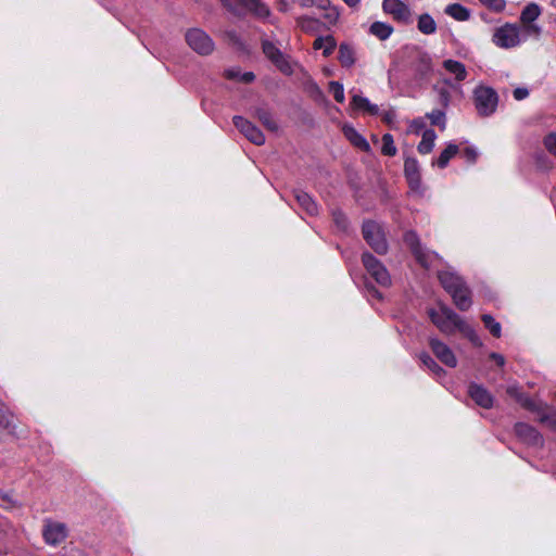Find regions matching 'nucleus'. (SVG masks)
<instances>
[{
  "label": "nucleus",
  "mask_w": 556,
  "mask_h": 556,
  "mask_svg": "<svg viewBox=\"0 0 556 556\" xmlns=\"http://www.w3.org/2000/svg\"><path fill=\"white\" fill-rule=\"evenodd\" d=\"M429 317L431 321L445 334H452L456 330L467 337L473 344L480 345V339L470 325L465 323L456 313L445 305H440L439 309H430Z\"/></svg>",
  "instance_id": "nucleus-1"
},
{
  "label": "nucleus",
  "mask_w": 556,
  "mask_h": 556,
  "mask_svg": "<svg viewBox=\"0 0 556 556\" xmlns=\"http://www.w3.org/2000/svg\"><path fill=\"white\" fill-rule=\"evenodd\" d=\"M492 41L503 49H510L522 42L521 28L517 24L506 23L495 29Z\"/></svg>",
  "instance_id": "nucleus-2"
},
{
  "label": "nucleus",
  "mask_w": 556,
  "mask_h": 556,
  "mask_svg": "<svg viewBox=\"0 0 556 556\" xmlns=\"http://www.w3.org/2000/svg\"><path fill=\"white\" fill-rule=\"evenodd\" d=\"M405 243L409 247L413 254L415 255L417 262L425 268H430L435 266L441 262L440 256L432 252L428 251L421 247L419 242V238L413 231L406 232L404 236Z\"/></svg>",
  "instance_id": "nucleus-3"
},
{
  "label": "nucleus",
  "mask_w": 556,
  "mask_h": 556,
  "mask_svg": "<svg viewBox=\"0 0 556 556\" xmlns=\"http://www.w3.org/2000/svg\"><path fill=\"white\" fill-rule=\"evenodd\" d=\"M188 47L200 55H208L214 51L212 38L201 28H190L185 35Z\"/></svg>",
  "instance_id": "nucleus-4"
},
{
  "label": "nucleus",
  "mask_w": 556,
  "mask_h": 556,
  "mask_svg": "<svg viewBox=\"0 0 556 556\" xmlns=\"http://www.w3.org/2000/svg\"><path fill=\"white\" fill-rule=\"evenodd\" d=\"M475 106L478 114L489 116L496 110L498 98L497 93L489 87H478L473 91Z\"/></svg>",
  "instance_id": "nucleus-5"
},
{
  "label": "nucleus",
  "mask_w": 556,
  "mask_h": 556,
  "mask_svg": "<svg viewBox=\"0 0 556 556\" xmlns=\"http://www.w3.org/2000/svg\"><path fill=\"white\" fill-rule=\"evenodd\" d=\"M363 236L367 243L379 254L388 251V244L381 226L375 222H365L363 224Z\"/></svg>",
  "instance_id": "nucleus-6"
},
{
  "label": "nucleus",
  "mask_w": 556,
  "mask_h": 556,
  "mask_svg": "<svg viewBox=\"0 0 556 556\" xmlns=\"http://www.w3.org/2000/svg\"><path fill=\"white\" fill-rule=\"evenodd\" d=\"M263 52L281 73L285 75L293 74V63L274 43L267 40L263 41Z\"/></svg>",
  "instance_id": "nucleus-7"
},
{
  "label": "nucleus",
  "mask_w": 556,
  "mask_h": 556,
  "mask_svg": "<svg viewBox=\"0 0 556 556\" xmlns=\"http://www.w3.org/2000/svg\"><path fill=\"white\" fill-rule=\"evenodd\" d=\"M230 11L236 12L238 5L244 8L258 18H266L270 15L269 8L262 0H220Z\"/></svg>",
  "instance_id": "nucleus-8"
},
{
  "label": "nucleus",
  "mask_w": 556,
  "mask_h": 556,
  "mask_svg": "<svg viewBox=\"0 0 556 556\" xmlns=\"http://www.w3.org/2000/svg\"><path fill=\"white\" fill-rule=\"evenodd\" d=\"M363 264L367 273L382 287L391 285V277L387 268L371 254H363Z\"/></svg>",
  "instance_id": "nucleus-9"
},
{
  "label": "nucleus",
  "mask_w": 556,
  "mask_h": 556,
  "mask_svg": "<svg viewBox=\"0 0 556 556\" xmlns=\"http://www.w3.org/2000/svg\"><path fill=\"white\" fill-rule=\"evenodd\" d=\"M233 124L239 129V131L252 143L256 146H262L265 143V136L263 132L248 119L241 116H235Z\"/></svg>",
  "instance_id": "nucleus-10"
},
{
  "label": "nucleus",
  "mask_w": 556,
  "mask_h": 556,
  "mask_svg": "<svg viewBox=\"0 0 556 556\" xmlns=\"http://www.w3.org/2000/svg\"><path fill=\"white\" fill-rule=\"evenodd\" d=\"M382 9L397 22L408 23L412 16L410 9L402 0H383Z\"/></svg>",
  "instance_id": "nucleus-11"
},
{
  "label": "nucleus",
  "mask_w": 556,
  "mask_h": 556,
  "mask_svg": "<svg viewBox=\"0 0 556 556\" xmlns=\"http://www.w3.org/2000/svg\"><path fill=\"white\" fill-rule=\"evenodd\" d=\"M42 535L47 544L55 546L66 539L67 529L64 523L47 521L43 527Z\"/></svg>",
  "instance_id": "nucleus-12"
},
{
  "label": "nucleus",
  "mask_w": 556,
  "mask_h": 556,
  "mask_svg": "<svg viewBox=\"0 0 556 556\" xmlns=\"http://www.w3.org/2000/svg\"><path fill=\"white\" fill-rule=\"evenodd\" d=\"M429 345L437 356V358L442 362L445 366L456 367L457 359L454 355L453 351L442 341L437 338H430Z\"/></svg>",
  "instance_id": "nucleus-13"
},
{
  "label": "nucleus",
  "mask_w": 556,
  "mask_h": 556,
  "mask_svg": "<svg viewBox=\"0 0 556 556\" xmlns=\"http://www.w3.org/2000/svg\"><path fill=\"white\" fill-rule=\"evenodd\" d=\"M515 432L517 437L529 445H542V435L531 426L519 422L515 426Z\"/></svg>",
  "instance_id": "nucleus-14"
},
{
  "label": "nucleus",
  "mask_w": 556,
  "mask_h": 556,
  "mask_svg": "<svg viewBox=\"0 0 556 556\" xmlns=\"http://www.w3.org/2000/svg\"><path fill=\"white\" fill-rule=\"evenodd\" d=\"M405 177L412 189L418 190L421 184L419 164L416 159L407 157L404 163Z\"/></svg>",
  "instance_id": "nucleus-15"
},
{
  "label": "nucleus",
  "mask_w": 556,
  "mask_h": 556,
  "mask_svg": "<svg viewBox=\"0 0 556 556\" xmlns=\"http://www.w3.org/2000/svg\"><path fill=\"white\" fill-rule=\"evenodd\" d=\"M468 393L470 397L481 407L490 408L493 405L492 395L481 386L470 384Z\"/></svg>",
  "instance_id": "nucleus-16"
},
{
  "label": "nucleus",
  "mask_w": 556,
  "mask_h": 556,
  "mask_svg": "<svg viewBox=\"0 0 556 556\" xmlns=\"http://www.w3.org/2000/svg\"><path fill=\"white\" fill-rule=\"evenodd\" d=\"M343 134L346 137V139L356 148H358L362 151H369L370 146L367 142V140L352 126L344 125L343 126Z\"/></svg>",
  "instance_id": "nucleus-17"
},
{
  "label": "nucleus",
  "mask_w": 556,
  "mask_h": 556,
  "mask_svg": "<svg viewBox=\"0 0 556 556\" xmlns=\"http://www.w3.org/2000/svg\"><path fill=\"white\" fill-rule=\"evenodd\" d=\"M536 412V419L545 427L556 431V409L551 407H539L533 409Z\"/></svg>",
  "instance_id": "nucleus-18"
},
{
  "label": "nucleus",
  "mask_w": 556,
  "mask_h": 556,
  "mask_svg": "<svg viewBox=\"0 0 556 556\" xmlns=\"http://www.w3.org/2000/svg\"><path fill=\"white\" fill-rule=\"evenodd\" d=\"M454 304L462 311H467L471 306L470 292L466 285H462L458 289L451 293Z\"/></svg>",
  "instance_id": "nucleus-19"
},
{
  "label": "nucleus",
  "mask_w": 556,
  "mask_h": 556,
  "mask_svg": "<svg viewBox=\"0 0 556 556\" xmlns=\"http://www.w3.org/2000/svg\"><path fill=\"white\" fill-rule=\"evenodd\" d=\"M339 62L344 67H351L356 61V51L351 43L343 42L339 47Z\"/></svg>",
  "instance_id": "nucleus-20"
},
{
  "label": "nucleus",
  "mask_w": 556,
  "mask_h": 556,
  "mask_svg": "<svg viewBox=\"0 0 556 556\" xmlns=\"http://www.w3.org/2000/svg\"><path fill=\"white\" fill-rule=\"evenodd\" d=\"M439 279L443 286V288L451 294L456 289L464 285L462 278L454 273L451 271H442L439 274Z\"/></svg>",
  "instance_id": "nucleus-21"
},
{
  "label": "nucleus",
  "mask_w": 556,
  "mask_h": 556,
  "mask_svg": "<svg viewBox=\"0 0 556 556\" xmlns=\"http://www.w3.org/2000/svg\"><path fill=\"white\" fill-rule=\"evenodd\" d=\"M351 106L354 110H361L370 115H377L379 113V109L376 104L370 103V101L367 98H364L359 94L352 96Z\"/></svg>",
  "instance_id": "nucleus-22"
},
{
  "label": "nucleus",
  "mask_w": 556,
  "mask_h": 556,
  "mask_svg": "<svg viewBox=\"0 0 556 556\" xmlns=\"http://www.w3.org/2000/svg\"><path fill=\"white\" fill-rule=\"evenodd\" d=\"M295 199L299 205L309 215H316L318 213V207L315 201L312 199L309 194L304 191H296Z\"/></svg>",
  "instance_id": "nucleus-23"
},
{
  "label": "nucleus",
  "mask_w": 556,
  "mask_h": 556,
  "mask_svg": "<svg viewBox=\"0 0 556 556\" xmlns=\"http://www.w3.org/2000/svg\"><path fill=\"white\" fill-rule=\"evenodd\" d=\"M443 67L451 75H454L455 79L458 81H463L467 77V71L465 68V65L458 61L445 60L443 62Z\"/></svg>",
  "instance_id": "nucleus-24"
},
{
  "label": "nucleus",
  "mask_w": 556,
  "mask_h": 556,
  "mask_svg": "<svg viewBox=\"0 0 556 556\" xmlns=\"http://www.w3.org/2000/svg\"><path fill=\"white\" fill-rule=\"evenodd\" d=\"M445 14L453 17L456 21L465 22L470 17V11L459 3L448 4L445 10Z\"/></svg>",
  "instance_id": "nucleus-25"
},
{
  "label": "nucleus",
  "mask_w": 556,
  "mask_h": 556,
  "mask_svg": "<svg viewBox=\"0 0 556 556\" xmlns=\"http://www.w3.org/2000/svg\"><path fill=\"white\" fill-rule=\"evenodd\" d=\"M437 139V135L432 129H427L422 134L421 141L419 142L417 149L421 154H428L432 151L434 147V141Z\"/></svg>",
  "instance_id": "nucleus-26"
},
{
  "label": "nucleus",
  "mask_w": 556,
  "mask_h": 556,
  "mask_svg": "<svg viewBox=\"0 0 556 556\" xmlns=\"http://www.w3.org/2000/svg\"><path fill=\"white\" fill-rule=\"evenodd\" d=\"M507 394L514 397L523 407H527L531 410L536 408V404L528 396L523 395L516 384L509 386L507 388Z\"/></svg>",
  "instance_id": "nucleus-27"
},
{
  "label": "nucleus",
  "mask_w": 556,
  "mask_h": 556,
  "mask_svg": "<svg viewBox=\"0 0 556 556\" xmlns=\"http://www.w3.org/2000/svg\"><path fill=\"white\" fill-rule=\"evenodd\" d=\"M369 33L380 40H386L392 35L393 27L387 23L375 22L370 25Z\"/></svg>",
  "instance_id": "nucleus-28"
},
{
  "label": "nucleus",
  "mask_w": 556,
  "mask_h": 556,
  "mask_svg": "<svg viewBox=\"0 0 556 556\" xmlns=\"http://www.w3.org/2000/svg\"><path fill=\"white\" fill-rule=\"evenodd\" d=\"M541 15V8L536 3H529L525 7L520 14V23H533Z\"/></svg>",
  "instance_id": "nucleus-29"
},
{
  "label": "nucleus",
  "mask_w": 556,
  "mask_h": 556,
  "mask_svg": "<svg viewBox=\"0 0 556 556\" xmlns=\"http://www.w3.org/2000/svg\"><path fill=\"white\" fill-rule=\"evenodd\" d=\"M417 27L420 33L431 35L437 30V23L429 14L425 13L419 16Z\"/></svg>",
  "instance_id": "nucleus-30"
},
{
  "label": "nucleus",
  "mask_w": 556,
  "mask_h": 556,
  "mask_svg": "<svg viewBox=\"0 0 556 556\" xmlns=\"http://www.w3.org/2000/svg\"><path fill=\"white\" fill-rule=\"evenodd\" d=\"M313 47L316 50L323 49L324 55L328 56L333 52L336 48V40L331 36H327L325 38L319 37L315 39Z\"/></svg>",
  "instance_id": "nucleus-31"
},
{
  "label": "nucleus",
  "mask_w": 556,
  "mask_h": 556,
  "mask_svg": "<svg viewBox=\"0 0 556 556\" xmlns=\"http://www.w3.org/2000/svg\"><path fill=\"white\" fill-rule=\"evenodd\" d=\"M458 153V147L450 143L440 154L438 160L434 162L440 168H444L450 160Z\"/></svg>",
  "instance_id": "nucleus-32"
},
{
  "label": "nucleus",
  "mask_w": 556,
  "mask_h": 556,
  "mask_svg": "<svg viewBox=\"0 0 556 556\" xmlns=\"http://www.w3.org/2000/svg\"><path fill=\"white\" fill-rule=\"evenodd\" d=\"M381 152L388 156H394L397 152V149L394 144L393 137L390 134H384L382 136V147Z\"/></svg>",
  "instance_id": "nucleus-33"
},
{
  "label": "nucleus",
  "mask_w": 556,
  "mask_h": 556,
  "mask_svg": "<svg viewBox=\"0 0 556 556\" xmlns=\"http://www.w3.org/2000/svg\"><path fill=\"white\" fill-rule=\"evenodd\" d=\"M482 321H483L484 326L490 330V332L494 337H496V338L501 337V331H502L501 325H500V323L495 321L491 315H488V314L482 315Z\"/></svg>",
  "instance_id": "nucleus-34"
},
{
  "label": "nucleus",
  "mask_w": 556,
  "mask_h": 556,
  "mask_svg": "<svg viewBox=\"0 0 556 556\" xmlns=\"http://www.w3.org/2000/svg\"><path fill=\"white\" fill-rule=\"evenodd\" d=\"M419 359L421 361V363L428 368L430 369L432 372H434L435 375H442L444 374V370L435 363V361L430 356L428 355L427 353H421L419 355Z\"/></svg>",
  "instance_id": "nucleus-35"
},
{
  "label": "nucleus",
  "mask_w": 556,
  "mask_h": 556,
  "mask_svg": "<svg viewBox=\"0 0 556 556\" xmlns=\"http://www.w3.org/2000/svg\"><path fill=\"white\" fill-rule=\"evenodd\" d=\"M257 117L267 129L271 131H276L278 129L277 122L271 117L269 113L260 111L257 113Z\"/></svg>",
  "instance_id": "nucleus-36"
},
{
  "label": "nucleus",
  "mask_w": 556,
  "mask_h": 556,
  "mask_svg": "<svg viewBox=\"0 0 556 556\" xmlns=\"http://www.w3.org/2000/svg\"><path fill=\"white\" fill-rule=\"evenodd\" d=\"M329 90L332 93L334 100L339 103L344 102V89L343 86L338 81H330L329 83Z\"/></svg>",
  "instance_id": "nucleus-37"
},
{
  "label": "nucleus",
  "mask_w": 556,
  "mask_h": 556,
  "mask_svg": "<svg viewBox=\"0 0 556 556\" xmlns=\"http://www.w3.org/2000/svg\"><path fill=\"white\" fill-rule=\"evenodd\" d=\"M432 125L440 126L441 129L445 128V114L440 110H434L427 114Z\"/></svg>",
  "instance_id": "nucleus-38"
},
{
  "label": "nucleus",
  "mask_w": 556,
  "mask_h": 556,
  "mask_svg": "<svg viewBox=\"0 0 556 556\" xmlns=\"http://www.w3.org/2000/svg\"><path fill=\"white\" fill-rule=\"evenodd\" d=\"M521 25H522L520 27L521 33H523L525 35L534 37L536 39L541 36L542 29L539 25H536L534 23L521 24Z\"/></svg>",
  "instance_id": "nucleus-39"
},
{
  "label": "nucleus",
  "mask_w": 556,
  "mask_h": 556,
  "mask_svg": "<svg viewBox=\"0 0 556 556\" xmlns=\"http://www.w3.org/2000/svg\"><path fill=\"white\" fill-rule=\"evenodd\" d=\"M11 422H12L11 414L9 413L5 405L2 402H0V428L7 429L11 426Z\"/></svg>",
  "instance_id": "nucleus-40"
},
{
  "label": "nucleus",
  "mask_w": 556,
  "mask_h": 556,
  "mask_svg": "<svg viewBox=\"0 0 556 556\" xmlns=\"http://www.w3.org/2000/svg\"><path fill=\"white\" fill-rule=\"evenodd\" d=\"M290 3H299L302 7H309L312 5L313 0H279L278 10L281 12L288 11Z\"/></svg>",
  "instance_id": "nucleus-41"
},
{
  "label": "nucleus",
  "mask_w": 556,
  "mask_h": 556,
  "mask_svg": "<svg viewBox=\"0 0 556 556\" xmlns=\"http://www.w3.org/2000/svg\"><path fill=\"white\" fill-rule=\"evenodd\" d=\"M483 5H485L488 9L495 11V12H502L506 7L505 0H479Z\"/></svg>",
  "instance_id": "nucleus-42"
},
{
  "label": "nucleus",
  "mask_w": 556,
  "mask_h": 556,
  "mask_svg": "<svg viewBox=\"0 0 556 556\" xmlns=\"http://www.w3.org/2000/svg\"><path fill=\"white\" fill-rule=\"evenodd\" d=\"M544 144L547 151L556 156V132L547 135L544 139Z\"/></svg>",
  "instance_id": "nucleus-43"
},
{
  "label": "nucleus",
  "mask_w": 556,
  "mask_h": 556,
  "mask_svg": "<svg viewBox=\"0 0 556 556\" xmlns=\"http://www.w3.org/2000/svg\"><path fill=\"white\" fill-rule=\"evenodd\" d=\"M332 217H333L336 225L340 229H342V230L346 229L348 222H346L345 216L341 212H339V211L333 212Z\"/></svg>",
  "instance_id": "nucleus-44"
},
{
  "label": "nucleus",
  "mask_w": 556,
  "mask_h": 556,
  "mask_svg": "<svg viewBox=\"0 0 556 556\" xmlns=\"http://www.w3.org/2000/svg\"><path fill=\"white\" fill-rule=\"evenodd\" d=\"M395 118H396V114H395V111H393V110L386 111L382 114V121L390 126L393 125V123L395 122Z\"/></svg>",
  "instance_id": "nucleus-45"
},
{
  "label": "nucleus",
  "mask_w": 556,
  "mask_h": 556,
  "mask_svg": "<svg viewBox=\"0 0 556 556\" xmlns=\"http://www.w3.org/2000/svg\"><path fill=\"white\" fill-rule=\"evenodd\" d=\"M464 156L468 162L473 163L477 160L478 153L473 148H466L464 150Z\"/></svg>",
  "instance_id": "nucleus-46"
},
{
  "label": "nucleus",
  "mask_w": 556,
  "mask_h": 556,
  "mask_svg": "<svg viewBox=\"0 0 556 556\" xmlns=\"http://www.w3.org/2000/svg\"><path fill=\"white\" fill-rule=\"evenodd\" d=\"M0 501L1 505L4 506L5 508H10L16 505L15 501H13V498L9 494L0 495Z\"/></svg>",
  "instance_id": "nucleus-47"
},
{
  "label": "nucleus",
  "mask_w": 556,
  "mask_h": 556,
  "mask_svg": "<svg viewBox=\"0 0 556 556\" xmlns=\"http://www.w3.org/2000/svg\"><path fill=\"white\" fill-rule=\"evenodd\" d=\"M529 96V91L526 88H516L514 90V98L517 101L523 100Z\"/></svg>",
  "instance_id": "nucleus-48"
},
{
  "label": "nucleus",
  "mask_w": 556,
  "mask_h": 556,
  "mask_svg": "<svg viewBox=\"0 0 556 556\" xmlns=\"http://www.w3.org/2000/svg\"><path fill=\"white\" fill-rule=\"evenodd\" d=\"M424 126H425V123L421 118L414 119L410 122L409 130L414 131V132H418L419 130H421L424 128Z\"/></svg>",
  "instance_id": "nucleus-49"
},
{
  "label": "nucleus",
  "mask_w": 556,
  "mask_h": 556,
  "mask_svg": "<svg viewBox=\"0 0 556 556\" xmlns=\"http://www.w3.org/2000/svg\"><path fill=\"white\" fill-rule=\"evenodd\" d=\"M339 17V13L336 9H332L330 10L327 14H326V18L329 20L331 23H334Z\"/></svg>",
  "instance_id": "nucleus-50"
},
{
  "label": "nucleus",
  "mask_w": 556,
  "mask_h": 556,
  "mask_svg": "<svg viewBox=\"0 0 556 556\" xmlns=\"http://www.w3.org/2000/svg\"><path fill=\"white\" fill-rule=\"evenodd\" d=\"M491 358L494 359L498 366H503L505 364V358L501 354L492 353Z\"/></svg>",
  "instance_id": "nucleus-51"
},
{
  "label": "nucleus",
  "mask_w": 556,
  "mask_h": 556,
  "mask_svg": "<svg viewBox=\"0 0 556 556\" xmlns=\"http://www.w3.org/2000/svg\"><path fill=\"white\" fill-rule=\"evenodd\" d=\"M240 79L244 83H251L254 79V74L251 72L244 73L240 76Z\"/></svg>",
  "instance_id": "nucleus-52"
},
{
  "label": "nucleus",
  "mask_w": 556,
  "mask_h": 556,
  "mask_svg": "<svg viewBox=\"0 0 556 556\" xmlns=\"http://www.w3.org/2000/svg\"><path fill=\"white\" fill-rule=\"evenodd\" d=\"M349 7L354 8L356 7L361 0H343Z\"/></svg>",
  "instance_id": "nucleus-53"
},
{
  "label": "nucleus",
  "mask_w": 556,
  "mask_h": 556,
  "mask_svg": "<svg viewBox=\"0 0 556 556\" xmlns=\"http://www.w3.org/2000/svg\"><path fill=\"white\" fill-rule=\"evenodd\" d=\"M441 98H442V103H443L444 105H447V102H448V96H447V93H446L445 91L441 93Z\"/></svg>",
  "instance_id": "nucleus-54"
},
{
  "label": "nucleus",
  "mask_w": 556,
  "mask_h": 556,
  "mask_svg": "<svg viewBox=\"0 0 556 556\" xmlns=\"http://www.w3.org/2000/svg\"><path fill=\"white\" fill-rule=\"evenodd\" d=\"M226 75L228 78H237L238 77V73H235L233 71H227Z\"/></svg>",
  "instance_id": "nucleus-55"
},
{
  "label": "nucleus",
  "mask_w": 556,
  "mask_h": 556,
  "mask_svg": "<svg viewBox=\"0 0 556 556\" xmlns=\"http://www.w3.org/2000/svg\"><path fill=\"white\" fill-rule=\"evenodd\" d=\"M552 5L556 8V0H552Z\"/></svg>",
  "instance_id": "nucleus-56"
}]
</instances>
